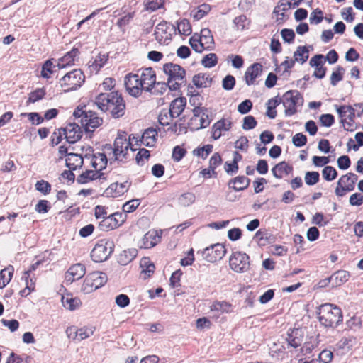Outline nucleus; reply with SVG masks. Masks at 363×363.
<instances>
[{
	"mask_svg": "<svg viewBox=\"0 0 363 363\" xmlns=\"http://www.w3.org/2000/svg\"><path fill=\"white\" fill-rule=\"evenodd\" d=\"M231 305L226 301H217L211 306V311H216L219 315L230 312Z\"/></svg>",
	"mask_w": 363,
	"mask_h": 363,
	"instance_id": "37",
	"label": "nucleus"
},
{
	"mask_svg": "<svg viewBox=\"0 0 363 363\" xmlns=\"http://www.w3.org/2000/svg\"><path fill=\"white\" fill-rule=\"evenodd\" d=\"M189 44L192 49L199 53H201L203 50L206 49L205 43H203L197 34H194L189 39Z\"/></svg>",
	"mask_w": 363,
	"mask_h": 363,
	"instance_id": "40",
	"label": "nucleus"
},
{
	"mask_svg": "<svg viewBox=\"0 0 363 363\" xmlns=\"http://www.w3.org/2000/svg\"><path fill=\"white\" fill-rule=\"evenodd\" d=\"M298 329L293 330L291 333L288 332L286 340L289 346L296 348L301 345L302 338L298 336Z\"/></svg>",
	"mask_w": 363,
	"mask_h": 363,
	"instance_id": "35",
	"label": "nucleus"
},
{
	"mask_svg": "<svg viewBox=\"0 0 363 363\" xmlns=\"http://www.w3.org/2000/svg\"><path fill=\"white\" fill-rule=\"evenodd\" d=\"M84 80L85 77L82 70L76 69L63 76L60 80V84L65 92H69L80 87Z\"/></svg>",
	"mask_w": 363,
	"mask_h": 363,
	"instance_id": "7",
	"label": "nucleus"
},
{
	"mask_svg": "<svg viewBox=\"0 0 363 363\" xmlns=\"http://www.w3.org/2000/svg\"><path fill=\"white\" fill-rule=\"evenodd\" d=\"M78 49L73 48L71 51L67 52L62 57L59 59L57 62V67L59 69L65 68L74 64L75 57L79 55Z\"/></svg>",
	"mask_w": 363,
	"mask_h": 363,
	"instance_id": "24",
	"label": "nucleus"
},
{
	"mask_svg": "<svg viewBox=\"0 0 363 363\" xmlns=\"http://www.w3.org/2000/svg\"><path fill=\"white\" fill-rule=\"evenodd\" d=\"M112 240H101L91 252V257L95 262H102L108 259L114 250Z\"/></svg>",
	"mask_w": 363,
	"mask_h": 363,
	"instance_id": "8",
	"label": "nucleus"
},
{
	"mask_svg": "<svg viewBox=\"0 0 363 363\" xmlns=\"http://www.w3.org/2000/svg\"><path fill=\"white\" fill-rule=\"evenodd\" d=\"M193 116L188 123V128L191 131L198 130L208 127L211 123L206 108L196 106L193 109Z\"/></svg>",
	"mask_w": 363,
	"mask_h": 363,
	"instance_id": "9",
	"label": "nucleus"
},
{
	"mask_svg": "<svg viewBox=\"0 0 363 363\" xmlns=\"http://www.w3.org/2000/svg\"><path fill=\"white\" fill-rule=\"evenodd\" d=\"M172 30H174V33L177 30L180 35H189L191 33V26L189 20L184 18L177 22V27L172 25Z\"/></svg>",
	"mask_w": 363,
	"mask_h": 363,
	"instance_id": "31",
	"label": "nucleus"
},
{
	"mask_svg": "<svg viewBox=\"0 0 363 363\" xmlns=\"http://www.w3.org/2000/svg\"><path fill=\"white\" fill-rule=\"evenodd\" d=\"M211 7L209 4H203L198 6L197 11L193 14V18L196 21H199L207 15L211 11Z\"/></svg>",
	"mask_w": 363,
	"mask_h": 363,
	"instance_id": "46",
	"label": "nucleus"
},
{
	"mask_svg": "<svg viewBox=\"0 0 363 363\" xmlns=\"http://www.w3.org/2000/svg\"><path fill=\"white\" fill-rule=\"evenodd\" d=\"M114 147H112L111 144H106L104 146V149L107 150H111L114 157V161L124 162L126 159L128 148H130L133 151H135L136 149L132 147V143L128 142L125 136L118 135L113 143Z\"/></svg>",
	"mask_w": 363,
	"mask_h": 363,
	"instance_id": "6",
	"label": "nucleus"
},
{
	"mask_svg": "<svg viewBox=\"0 0 363 363\" xmlns=\"http://www.w3.org/2000/svg\"><path fill=\"white\" fill-rule=\"evenodd\" d=\"M85 273V266L82 264L78 263L69 267L66 273L65 278L67 281L73 282L83 277Z\"/></svg>",
	"mask_w": 363,
	"mask_h": 363,
	"instance_id": "19",
	"label": "nucleus"
},
{
	"mask_svg": "<svg viewBox=\"0 0 363 363\" xmlns=\"http://www.w3.org/2000/svg\"><path fill=\"white\" fill-rule=\"evenodd\" d=\"M263 66L259 62H255L248 67L245 71L244 79L247 85L255 84V79L261 76Z\"/></svg>",
	"mask_w": 363,
	"mask_h": 363,
	"instance_id": "15",
	"label": "nucleus"
},
{
	"mask_svg": "<svg viewBox=\"0 0 363 363\" xmlns=\"http://www.w3.org/2000/svg\"><path fill=\"white\" fill-rule=\"evenodd\" d=\"M303 97L296 90L286 91L283 96V105L285 107V115L291 116L297 112L296 105L302 104Z\"/></svg>",
	"mask_w": 363,
	"mask_h": 363,
	"instance_id": "10",
	"label": "nucleus"
},
{
	"mask_svg": "<svg viewBox=\"0 0 363 363\" xmlns=\"http://www.w3.org/2000/svg\"><path fill=\"white\" fill-rule=\"evenodd\" d=\"M107 281V276L101 272H94L86 276L83 289L88 292L95 291L104 286Z\"/></svg>",
	"mask_w": 363,
	"mask_h": 363,
	"instance_id": "12",
	"label": "nucleus"
},
{
	"mask_svg": "<svg viewBox=\"0 0 363 363\" xmlns=\"http://www.w3.org/2000/svg\"><path fill=\"white\" fill-rule=\"evenodd\" d=\"M292 171L293 167L285 161L278 163L272 169L274 177L277 179H281L284 174L288 175L291 173Z\"/></svg>",
	"mask_w": 363,
	"mask_h": 363,
	"instance_id": "23",
	"label": "nucleus"
},
{
	"mask_svg": "<svg viewBox=\"0 0 363 363\" xmlns=\"http://www.w3.org/2000/svg\"><path fill=\"white\" fill-rule=\"evenodd\" d=\"M250 184V179L249 178L245 176H238L230 180L228 186L236 191H240L247 189Z\"/></svg>",
	"mask_w": 363,
	"mask_h": 363,
	"instance_id": "22",
	"label": "nucleus"
},
{
	"mask_svg": "<svg viewBox=\"0 0 363 363\" xmlns=\"http://www.w3.org/2000/svg\"><path fill=\"white\" fill-rule=\"evenodd\" d=\"M138 255V250L135 248L123 250L118 257V262L121 265L130 263Z\"/></svg>",
	"mask_w": 363,
	"mask_h": 363,
	"instance_id": "30",
	"label": "nucleus"
},
{
	"mask_svg": "<svg viewBox=\"0 0 363 363\" xmlns=\"http://www.w3.org/2000/svg\"><path fill=\"white\" fill-rule=\"evenodd\" d=\"M62 303L65 308L73 311L75 310L77 308H78L80 300L78 298H74L72 297L67 296H62Z\"/></svg>",
	"mask_w": 363,
	"mask_h": 363,
	"instance_id": "41",
	"label": "nucleus"
},
{
	"mask_svg": "<svg viewBox=\"0 0 363 363\" xmlns=\"http://www.w3.org/2000/svg\"><path fill=\"white\" fill-rule=\"evenodd\" d=\"M257 125L255 118L252 116H247L243 118L242 129L248 130L255 128Z\"/></svg>",
	"mask_w": 363,
	"mask_h": 363,
	"instance_id": "53",
	"label": "nucleus"
},
{
	"mask_svg": "<svg viewBox=\"0 0 363 363\" xmlns=\"http://www.w3.org/2000/svg\"><path fill=\"white\" fill-rule=\"evenodd\" d=\"M163 71L168 76L167 82H157V84L177 91L183 84H186V71L182 66L172 62L166 63L163 65Z\"/></svg>",
	"mask_w": 363,
	"mask_h": 363,
	"instance_id": "3",
	"label": "nucleus"
},
{
	"mask_svg": "<svg viewBox=\"0 0 363 363\" xmlns=\"http://www.w3.org/2000/svg\"><path fill=\"white\" fill-rule=\"evenodd\" d=\"M35 189L37 191L46 195L50 192L51 185L49 184V182L45 180H40L36 182Z\"/></svg>",
	"mask_w": 363,
	"mask_h": 363,
	"instance_id": "55",
	"label": "nucleus"
},
{
	"mask_svg": "<svg viewBox=\"0 0 363 363\" xmlns=\"http://www.w3.org/2000/svg\"><path fill=\"white\" fill-rule=\"evenodd\" d=\"M192 82L196 88L209 87L212 83V79L204 73H199L193 77Z\"/></svg>",
	"mask_w": 363,
	"mask_h": 363,
	"instance_id": "27",
	"label": "nucleus"
},
{
	"mask_svg": "<svg viewBox=\"0 0 363 363\" xmlns=\"http://www.w3.org/2000/svg\"><path fill=\"white\" fill-rule=\"evenodd\" d=\"M52 60H53V59L48 60L43 65L42 70H41V76L43 78H47V79L49 78L50 74L53 72V71L52 69V65H53Z\"/></svg>",
	"mask_w": 363,
	"mask_h": 363,
	"instance_id": "54",
	"label": "nucleus"
},
{
	"mask_svg": "<svg viewBox=\"0 0 363 363\" xmlns=\"http://www.w3.org/2000/svg\"><path fill=\"white\" fill-rule=\"evenodd\" d=\"M94 170H86L82 172L77 179L79 184H86L90 181L95 180Z\"/></svg>",
	"mask_w": 363,
	"mask_h": 363,
	"instance_id": "51",
	"label": "nucleus"
},
{
	"mask_svg": "<svg viewBox=\"0 0 363 363\" xmlns=\"http://www.w3.org/2000/svg\"><path fill=\"white\" fill-rule=\"evenodd\" d=\"M235 85V78L230 74L227 75L223 79L222 86L226 91L232 90Z\"/></svg>",
	"mask_w": 363,
	"mask_h": 363,
	"instance_id": "56",
	"label": "nucleus"
},
{
	"mask_svg": "<svg viewBox=\"0 0 363 363\" xmlns=\"http://www.w3.org/2000/svg\"><path fill=\"white\" fill-rule=\"evenodd\" d=\"M111 220V218H109L108 216L104 217L102 218V220L99 222V228L102 231H108L115 229Z\"/></svg>",
	"mask_w": 363,
	"mask_h": 363,
	"instance_id": "59",
	"label": "nucleus"
},
{
	"mask_svg": "<svg viewBox=\"0 0 363 363\" xmlns=\"http://www.w3.org/2000/svg\"><path fill=\"white\" fill-rule=\"evenodd\" d=\"M124 82L127 92L134 97L140 96L143 90L151 91L157 84L156 73L152 67L140 69L135 74H127Z\"/></svg>",
	"mask_w": 363,
	"mask_h": 363,
	"instance_id": "1",
	"label": "nucleus"
},
{
	"mask_svg": "<svg viewBox=\"0 0 363 363\" xmlns=\"http://www.w3.org/2000/svg\"><path fill=\"white\" fill-rule=\"evenodd\" d=\"M69 330H74L75 333L74 338L77 339L79 341L83 340L84 339H86L89 337L91 335L94 334V328H82L78 330H75V328H69ZM69 330H67V333H68Z\"/></svg>",
	"mask_w": 363,
	"mask_h": 363,
	"instance_id": "33",
	"label": "nucleus"
},
{
	"mask_svg": "<svg viewBox=\"0 0 363 363\" xmlns=\"http://www.w3.org/2000/svg\"><path fill=\"white\" fill-rule=\"evenodd\" d=\"M162 233L157 230H149L142 238L139 246L141 248L148 249L155 246L160 240Z\"/></svg>",
	"mask_w": 363,
	"mask_h": 363,
	"instance_id": "17",
	"label": "nucleus"
},
{
	"mask_svg": "<svg viewBox=\"0 0 363 363\" xmlns=\"http://www.w3.org/2000/svg\"><path fill=\"white\" fill-rule=\"evenodd\" d=\"M213 150V145L208 144L201 147H198L193 151L194 155L206 159Z\"/></svg>",
	"mask_w": 363,
	"mask_h": 363,
	"instance_id": "49",
	"label": "nucleus"
},
{
	"mask_svg": "<svg viewBox=\"0 0 363 363\" xmlns=\"http://www.w3.org/2000/svg\"><path fill=\"white\" fill-rule=\"evenodd\" d=\"M186 104V99L185 97H178L174 99L169 106V111L170 112V117L175 118L179 117L184 110Z\"/></svg>",
	"mask_w": 363,
	"mask_h": 363,
	"instance_id": "20",
	"label": "nucleus"
},
{
	"mask_svg": "<svg viewBox=\"0 0 363 363\" xmlns=\"http://www.w3.org/2000/svg\"><path fill=\"white\" fill-rule=\"evenodd\" d=\"M62 133L67 142L74 144L82 137V131L79 125L76 123H69L65 128H61Z\"/></svg>",
	"mask_w": 363,
	"mask_h": 363,
	"instance_id": "14",
	"label": "nucleus"
},
{
	"mask_svg": "<svg viewBox=\"0 0 363 363\" xmlns=\"http://www.w3.org/2000/svg\"><path fill=\"white\" fill-rule=\"evenodd\" d=\"M345 71L344 67L341 66L337 67L336 70L330 76V84L332 86H335L339 82L342 80Z\"/></svg>",
	"mask_w": 363,
	"mask_h": 363,
	"instance_id": "45",
	"label": "nucleus"
},
{
	"mask_svg": "<svg viewBox=\"0 0 363 363\" xmlns=\"http://www.w3.org/2000/svg\"><path fill=\"white\" fill-rule=\"evenodd\" d=\"M94 103L99 110L109 111L114 118H119L125 113V102L118 91L99 94Z\"/></svg>",
	"mask_w": 363,
	"mask_h": 363,
	"instance_id": "2",
	"label": "nucleus"
},
{
	"mask_svg": "<svg viewBox=\"0 0 363 363\" xmlns=\"http://www.w3.org/2000/svg\"><path fill=\"white\" fill-rule=\"evenodd\" d=\"M349 277L348 272L345 270L337 271L330 277V279L332 281V286L337 287L342 285L349 279Z\"/></svg>",
	"mask_w": 363,
	"mask_h": 363,
	"instance_id": "26",
	"label": "nucleus"
},
{
	"mask_svg": "<svg viewBox=\"0 0 363 363\" xmlns=\"http://www.w3.org/2000/svg\"><path fill=\"white\" fill-rule=\"evenodd\" d=\"M250 257L244 252H234L229 260L230 268L235 272L242 273L250 269Z\"/></svg>",
	"mask_w": 363,
	"mask_h": 363,
	"instance_id": "13",
	"label": "nucleus"
},
{
	"mask_svg": "<svg viewBox=\"0 0 363 363\" xmlns=\"http://www.w3.org/2000/svg\"><path fill=\"white\" fill-rule=\"evenodd\" d=\"M174 118H175L170 117V112L169 110L162 109L158 116V122L162 126H167Z\"/></svg>",
	"mask_w": 363,
	"mask_h": 363,
	"instance_id": "48",
	"label": "nucleus"
},
{
	"mask_svg": "<svg viewBox=\"0 0 363 363\" xmlns=\"http://www.w3.org/2000/svg\"><path fill=\"white\" fill-rule=\"evenodd\" d=\"M140 267L143 268L142 272L147 274L150 277L155 272V264L150 262V259L147 257H144L140 261Z\"/></svg>",
	"mask_w": 363,
	"mask_h": 363,
	"instance_id": "44",
	"label": "nucleus"
},
{
	"mask_svg": "<svg viewBox=\"0 0 363 363\" xmlns=\"http://www.w3.org/2000/svg\"><path fill=\"white\" fill-rule=\"evenodd\" d=\"M140 202L139 199H133L126 202L123 206V211L125 213H130L134 211L140 205Z\"/></svg>",
	"mask_w": 363,
	"mask_h": 363,
	"instance_id": "61",
	"label": "nucleus"
},
{
	"mask_svg": "<svg viewBox=\"0 0 363 363\" xmlns=\"http://www.w3.org/2000/svg\"><path fill=\"white\" fill-rule=\"evenodd\" d=\"M225 253V246L220 243L211 245L203 250L197 252V254H201L202 257L209 262H215L217 260L221 259Z\"/></svg>",
	"mask_w": 363,
	"mask_h": 363,
	"instance_id": "11",
	"label": "nucleus"
},
{
	"mask_svg": "<svg viewBox=\"0 0 363 363\" xmlns=\"http://www.w3.org/2000/svg\"><path fill=\"white\" fill-rule=\"evenodd\" d=\"M13 271V267L9 265L0 272V289L4 288L10 282Z\"/></svg>",
	"mask_w": 363,
	"mask_h": 363,
	"instance_id": "32",
	"label": "nucleus"
},
{
	"mask_svg": "<svg viewBox=\"0 0 363 363\" xmlns=\"http://www.w3.org/2000/svg\"><path fill=\"white\" fill-rule=\"evenodd\" d=\"M195 200L196 196L194 193L186 192L179 197L178 202L179 205L186 207L193 204L195 202Z\"/></svg>",
	"mask_w": 363,
	"mask_h": 363,
	"instance_id": "39",
	"label": "nucleus"
},
{
	"mask_svg": "<svg viewBox=\"0 0 363 363\" xmlns=\"http://www.w3.org/2000/svg\"><path fill=\"white\" fill-rule=\"evenodd\" d=\"M157 130L153 128L146 129L140 137V143L147 147H152L156 141Z\"/></svg>",
	"mask_w": 363,
	"mask_h": 363,
	"instance_id": "25",
	"label": "nucleus"
},
{
	"mask_svg": "<svg viewBox=\"0 0 363 363\" xmlns=\"http://www.w3.org/2000/svg\"><path fill=\"white\" fill-rule=\"evenodd\" d=\"M318 318L325 328L337 327L342 321L341 309L330 303H325L318 307Z\"/></svg>",
	"mask_w": 363,
	"mask_h": 363,
	"instance_id": "4",
	"label": "nucleus"
},
{
	"mask_svg": "<svg viewBox=\"0 0 363 363\" xmlns=\"http://www.w3.org/2000/svg\"><path fill=\"white\" fill-rule=\"evenodd\" d=\"M130 186V183L128 182L113 183L104 191V194L107 197H118L127 192Z\"/></svg>",
	"mask_w": 363,
	"mask_h": 363,
	"instance_id": "16",
	"label": "nucleus"
},
{
	"mask_svg": "<svg viewBox=\"0 0 363 363\" xmlns=\"http://www.w3.org/2000/svg\"><path fill=\"white\" fill-rule=\"evenodd\" d=\"M252 108V101L250 99H245L238 105V111L241 114H246L251 111Z\"/></svg>",
	"mask_w": 363,
	"mask_h": 363,
	"instance_id": "63",
	"label": "nucleus"
},
{
	"mask_svg": "<svg viewBox=\"0 0 363 363\" xmlns=\"http://www.w3.org/2000/svg\"><path fill=\"white\" fill-rule=\"evenodd\" d=\"M322 175L325 180L330 182L337 176V172L332 166H325L322 170Z\"/></svg>",
	"mask_w": 363,
	"mask_h": 363,
	"instance_id": "50",
	"label": "nucleus"
},
{
	"mask_svg": "<svg viewBox=\"0 0 363 363\" xmlns=\"http://www.w3.org/2000/svg\"><path fill=\"white\" fill-rule=\"evenodd\" d=\"M172 27V25L168 24L166 21H162L158 23L155 30V36L157 40L162 41L163 39H171L172 34L168 33V30Z\"/></svg>",
	"mask_w": 363,
	"mask_h": 363,
	"instance_id": "21",
	"label": "nucleus"
},
{
	"mask_svg": "<svg viewBox=\"0 0 363 363\" xmlns=\"http://www.w3.org/2000/svg\"><path fill=\"white\" fill-rule=\"evenodd\" d=\"M292 143L297 147H303L307 143V137L301 133H296L292 138Z\"/></svg>",
	"mask_w": 363,
	"mask_h": 363,
	"instance_id": "57",
	"label": "nucleus"
},
{
	"mask_svg": "<svg viewBox=\"0 0 363 363\" xmlns=\"http://www.w3.org/2000/svg\"><path fill=\"white\" fill-rule=\"evenodd\" d=\"M109 218H111V223L113 224L115 228L121 225L124 222V216L122 213L116 212L108 216Z\"/></svg>",
	"mask_w": 363,
	"mask_h": 363,
	"instance_id": "58",
	"label": "nucleus"
},
{
	"mask_svg": "<svg viewBox=\"0 0 363 363\" xmlns=\"http://www.w3.org/2000/svg\"><path fill=\"white\" fill-rule=\"evenodd\" d=\"M333 357V353L330 350L325 349L319 354L318 359L323 363H330Z\"/></svg>",
	"mask_w": 363,
	"mask_h": 363,
	"instance_id": "64",
	"label": "nucleus"
},
{
	"mask_svg": "<svg viewBox=\"0 0 363 363\" xmlns=\"http://www.w3.org/2000/svg\"><path fill=\"white\" fill-rule=\"evenodd\" d=\"M358 179V176L354 173L350 172L345 175L342 176L339 181L338 185L344 184V185H351L352 186V190L354 189L355 183Z\"/></svg>",
	"mask_w": 363,
	"mask_h": 363,
	"instance_id": "38",
	"label": "nucleus"
},
{
	"mask_svg": "<svg viewBox=\"0 0 363 363\" xmlns=\"http://www.w3.org/2000/svg\"><path fill=\"white\" fill-rule=\"evenodd\" d=\"M217 63L218 57L215 53L206 55L201 60L202 65L207 68H211L216 66Z\"/></svg>",
	"mask_w": 363,
	"mask_h": 363,
	"instance_id": "47",
	"label": "nucleus"
},
{
	"mask_svg": "<svg viewBox=\"0 0 363 363\" xmlns=\"http://www.w3.org/2000/svg\"><path fill=\"white\" fill-rule=\"evenodd\" d=\"M294 60L300 62L301 64L305 63L309 57V50L306 46H298L294 53Z\"/></svg>",
	"mask_w": 363,
	"mask_h": 363,
	"instance_id": "34",
	"label": "nucleus"
},
{
	"mask_svg": "<svg viewBox=\"0 0 363 363\" xmlns=\"http://www.w3.org/2000/svg\"><path fill=\"white\" fill-rule=\"evenodd\" d=\"M203 43H205L206 49H209L214 43L211 31L208 28H203L201 30V35H198Z\"/></svg>",
	"mask_w": 363,
	"mask_h": 363,
	"instance_id": "36",
	"label": "nucleus"
},
{
	"mask_svg": "<svg viewBox=\"0 0 363 363\" xmlns=\"http://www.w3.org/2000/svg\"><path fill=\"white\" fill-rule=\"evenodd\" d=\"M304 179L307 185L313 186L319 182L320 174L318 172H307Z\"/></svg>",
	"mask_w": 363,
	"mask_h": 363,
	"instance_id": "52",
	"label": "nucleus"
},
{
	"mask_svg": "<svg viewBox=\"0 0 363 363\" xmlns=\"http://www.w3.org/2000/svg\"><path fill=\"white\" fill-rule=\"evenodd\" d=\"M73 116L75 119L79 120L78 122L84 127L86 133H93L103 123V118L99 117L94 111L87 109L86 106L77 107L73 113Z\"/></svg>",
	"mask_w": 363,
	"mask_h": 363,
	"instance_id": "5",
	"label": "nucleus"
},
{
	"mask_svg": "<svg viewBox=\"0 0 363 363\" xmlns=\"http://www.w3.org/2000/svg\"><path fill=\"white\" fill-rule=\"evenodd\" d=\"M108 60V57L106 55H99L94 60L91 67L96 71H99Z\"/></svg>",
	"mask_w": 363,
	"mask_h": 363,
	"instance_id": "60",
	"label": "nucleus"
},
{
	"mask_svg": "<svg viewBox=\"0 0 363 363\" xmlns=\"http://www.w3.org/2000/svg\"><path fill=\"white\" fill-rule=\"evenodd\" d=\"M323 20V11L320 9H316L311 13L309 21L311 24H318L322 22Z\"/></svg>",
	"mask_w": 363,
	"mask_h": 363,
	"instance_id": "62",
	"label": "nucleus"
},
{
	"mask_svg": "<svg viewBox=\"0 0 363 363\" xmlns=\"http://www.w3.org/2000/svg\"><path fill=\"white\" fill-rule=\"evenodd\" d=\"M164 0H145L144 5L146 11L152 12L163 6Z\"/></svg>",
	"mask_w": 363,
	"mask_h": 363,
	"instance_id": "42",
	"label": "nucleus"
},
{
	"mask_svg": "<svg viewBox=\"0 0 363 363\" xmlns=\"http://www.w3.org/2000/svg\"><path fill=\"white\" fill-rule=\"evenodd\" d=\"M254 239L257 240L259 246L264 247L273 244L277 241V237L267 230H259L256 232Z\"/></svg>",
	"mask_w": 363,
	"mask_h": 363,
	"instance_id": "18",
	"label": "nucleus"
},
{
	"mask_svg": "<svg viewBox=\"0 0 363 363\" xmlns=\"http://www.w3.org/2000/svg\"><path fill=\"white\" fill-rule=\"evenodd\" d=\"M108 160L105 153L98 152L94 154L91 160V165L95 169L102 170L106 168Z\"/></svg>",
	"mask_w": 363,
	"mask_h": 363,
	"instance_id": "29",
	"label": "nucleus"
},
{
	"mask_svg": "<svg viewBox=\"0 0 363 363\" xmlns=\"http://www.w3.org/2000/svg\"><path fill=\"white\" fill-rule=\"evenodd\" d=\"M84 160L81 155L70 152L66 159V166L72 170H75L78 167H81L83 164Z\"/></svg>",
	"mask_w": 363,
	"mask_h": 363,
	"instance_id": "28",
	"label": "nucleus"
},
{
	"mask_svg": "<svg viewBox=\"0 0 363 363\" xmlns=\"http://www.w3.org/2000/svg\"><path fill=\"white\" fill-rule=\"evenodd\" d=\"M233 22L238 30H243L249 28L250 21L247 19L246 16L240 15L235 17Z\"/></svg>",
	"mask_w": 363,
	"mask_h": 363,
	"instance_id": "43",
	"label": "nucleus"
}]
</instances>
